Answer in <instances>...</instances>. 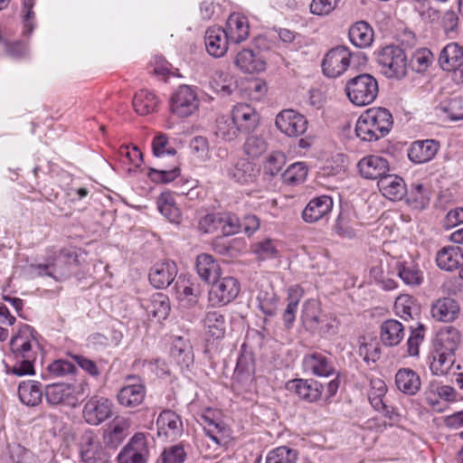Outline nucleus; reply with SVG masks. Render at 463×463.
<instances>
[{
    "instance_id": "54",
    "label": "nucleus",
    "mask_w": 463,
    "mask_h": 463,
    "mask_svg": "<svg viewBox=\"0 0 463 463\" xmlns=\"http://www.w3.org/2000/svg\"><path fill=\"white\" fill-rule=\"evenodd\" d=\"M432 61V52L427 48H421L413 53L411 59V65L417 72H423L430 67Z\"/></svg>"
},
{
    "instance_id": "48",
    "label": "nucleus",
    "mask_w": 463,
    "mask_h": 463,
    "mask_svg": "<svg viewBox=\"0 0 463 463\" xmlns=\"http://www.w3.org/2000/svg\"><path fill=\"white\" fill-rule=\"evenodd\" d=\"M241 130L232 117L222 116L216 120L214 134L223 141L234 140Z\"/></svg>"
},
{
    "instance_id": "24",
    "label": "nucleus",
    "mask_w": 463,
    "mask_h": 463,
    "mask_svg": "<svg viewBox=\"0 0 463 463\" xmlns=\"http://www.w3.org/2000/svg\"><path fill=\"white\" fill-rule=\"evenodd\" d=\"M392 268L395 270V275L407 286H420L423 281V272L412 260H393Z\"/></svg>"
},
{
    "instance_id": "33",
    "label": "nucleus",
    "mask_w": 463,
    "mask_h": 463,
    "mask_svg": "<svg viewBox=\"0 0 463 463\" xmlns=\"http://www.w3.org/2000/svg\"><path fill=\"white\" fill-rule=\"evenodd\" d=\"M463 63V47L458 43H448L439 56V64L443 71H452Z\"/></svg>"
},
{
    "instance_id": "19",
    "label": "nucleus",
    "mask_w": 463,
    "mask_h": 463,
    "mask_svg": "<svg viewBox=\"0 0 463 463\" xmlns=\"http://www.w3.org/2000/svg\"><path fill=\"white\" fill-rule=\"evenodd\" d=\"M460 312L458 303L451 298H439L432 302L430 314L434 320L450 323L458 318Z\"/></svg>"
},
{
    "instance_id": "51",
    "label": "nucleus",
    "mask_w": 463,
    "mask_h": 463,
    "mask_svg": "<svg viewBox=\"0 0 463 463\" xmlns=\"http://www.w3.org/2000/svg\"><path fill=\"white\" fill-rule=\"evenodd\" d=\"M307 175V167L303 162L291 164L282 174L283 182L288 185L303 183Z\"/></svg>"
},
{
    "instance_id": "8",
    "label": "nucleus",
    "mask_w": 463,
    "mask_h": 463,
    "mask_svg": "<svg viewBox=\"0 0 463 463\" xmlns=\"http://www.w3.org/2000/svg\"><path fill=\"white\" fill-rule=\"evenodd\" d=\"M351 52L345 46L331 49L322 61L323 73L329 78L342 75L349 67Z\"/></svg>"
},
{
    "instance_id": "21",
    "label": "nucleus",
    "mask_w": 463,
    "mask_h": 463,
    "mask_svg": "<svg viewBox=\"0 0 463 463\" xmlns=\"http://www.w3.org/2000/svg\"><path fill=\"white\" fill-rule=\"evenodd\" d=\"M158 435L175 439L183 432V422L180 416L172 410H164L156 420Z\"/></svg>"
},
{
    "instance_id": "60",
    "label": "nucleus",
    "mask_w": 463,
    "mask_h": 463,
    "mask_svg": "<svg viewBox=\"0 0 463 463\" xmlns=\"http://www.w3.org/2000/svg\"><path fill=\"white\" fill-rule=\"evenodd\" d=\"M135 364L137 366H142L160 378L166 377L170 374L168 365L161 359L136 361Z\"/></svg>"
},
{
    "instance_id": "61",
    "label": "nucleus",
    "mask_w": 463,
    "mask_h": 463,
    "mask_svg": "<svg viewBox=\"0 0 463 463\" xmlns=\"http://www.w3.org/2000/svg\"><path fill=\"white\" fill-rule=\"evenodd\" d=\"M267 148V143L262 137L250 136L244 143V152L251 156H260Z\"/></svg>"
},
{
    "instance_id": "26",
    "label": "nucleus",
    "mask_w": 463,
    "mask_h": 463,
    "mask_svg": "<svg viewBox=\"0 0 463 463\" xmlns=\"http://www.w3.org/2000/svg\"><path fill=\"white\" fill-rule=\"evenodd\" d=\"M377 185L383 195L391 201H399L406 194V184L403 179L396 175L386 173L378 180Z\"/></svg>"
},
{
    "instance_id": "17",
    "label": "nucleus",
    "mask_w": 463,
    "mask_h": 463,
    "mask_svg": "<svg viewBox=\"0 0 463 463\" xmlns=\"http://www.w3.org/2000/svg\"><path fill=\"white\" fill-rule=\"evenodd\" d=\"M36 331L29 325L23 326L10 341V347L16 359L33 358L31 340L36 339Z\"/></svg>"
},
{
    "instance_id": "11",
    "label": "nucleus",
    "mask_w": 463,
    "mask_h": 463,
    "mask_svg": "<svg viewBox=\"0 0 463 463\" xmlns=\"http://www.w3.org/2000/svg\"><path fill=\"white\" fill-rule=\"evenodd\" d=\"M302 364L306 372L318 377H329L336 373L331 355L324 353L307 354L303 358Z\"/></svg>"
},
{
    "instance_id": "53",
    "label": "nucleus",
    "mask_w": 463,
    "mask_h": 463,
    "mask_svg": "<svg viewBox=\"0 0 463 463\" xmlns=\"http://www.w3.org/2000/svg\"><path fill=\"white\" fill-rule=\"evenodd\" d=\"M210 85L215 92L222 93L223 96L231 95L236 88L232 79L221 71L214 72Z\"/></svg>"
},
{
    "instance_id": "4",
    "label": "nucleus",
    "mask_w": 463,
    "mask_h": 463,
    "mask_svg": "<svg viewBox=\"0 0 463 463\" xmlns=\"http://www.w3.org/2000/svg\"><path fill=\"white\" fill-rule=\"evenodd\" d=\"M240 290V283L235 278H218L213 282L208 301L212 307H224L237 298Z\"/></svg>"
},
{
    "instance_id": "50",
    "label": "nucleus",
    "mask_w": 463,
    "mask_h": 463,
    "mask_svg": "<svg viewBox=\"0 0 463 463\" xmlns=\"http://www.w3.org/2000/svg\"><path fill=\"white\" fill-rule=\"evenodd\" d=\"M438 109L451 121L463 119V98L454 97L442 101Z\"/></svg>"
},
{
    "instance_id": "44",
    "label": "nucleus",
    "mask_w": 463,
    "mask_h": 463,
    "mask_svg": "<svg viewBox=\"0 0 463 463\" xmlns=\"http://www.w3.org/2000/svg\"><path fill=\"white\" fill-rule=\"evenodd\" d=\"M18 394L23 403L27 406H36L43 399L41 383L35 381L23 382L19 384Z\"/></svg>"
},
{
    "instance_id": "56",
    "label": "nucleus",
    "mask_w": 463,
    "mask_h": 463,
    "mask_svg": "<svg viewBox=\"0 0 463 463\" xmlns=\"http://www.w3.org/2000/svg\"><path fill=\"white\" fill-rule=\"evenodd\" d=\"M218 224L224 236H230L241 231V222L234 214L218 216Z\"/></svg>"
},
{
    "instance_id": "2",
    "label": "nucleus",
    "mask_w": 463,
    "mask_h": 463,
    "mask_svg": "<svg viewBox=\"0 0 463 463\" xmlns=\"http://www.w3.org/2000/svg\"><path fill=\"white\" fill-rule=\"evenodd\" d=\"M345 90L353 104L366 106L373 103L378 95V81L371 74H359L346 82Z\"/></svg>"
},
{
    "instance_id": "45",
    "label": "nucleus",
    "mask_w": 463,
    "mask_h": 463,
    "mask_svg": "<svg viewBox=\"0 0 463 463\" xmlns=\"http://www.w3.org/2000/svg\"><path fill=\"white\" fill-rule=\"evenodd\" d=\"M159 212L173 223H180L181 213L176 206L174 195L169 192H164L160 194L157 201Z\"/></svg>"
},
{
    "instance_id": "34",
    "label": "nucleus",
    "mask_w": 463,
    "mask_h": 463,
    "mask_svg": "<svg viewBox=\"0 0 463 463\" xmlns=\"http://www.w3.org/2000/svg\"><path fill=\"white\" fill-rule=\"evenodd\" d=\"M406 203L413 210H425L430 202L431 192L430 188L420 183L411 184L410 190H406Z\"/></svg>"
},
{
    "instance_id": "12",
    "label": "nucleus",
    "mask_w": 463,
    "mask_h": 463,
    "mask_svg": "<svg viewBox=\"0 0 463 463\" xmlns=\"http://www.w3.org/2000/svg\"><path fill=\"white\" fill-rule=\"evenodd\" d=\"M72 392L81 397L84 392V383H81L78 389L65 383L49 384L46 386L44 394L47 402L52 405H58L68 401L69 405L75 407L77 402H79V397H76V402L71 401L74 400V397L71 396Z\"/></svg>"
},
{
    "instance_id": "31",
    "label": "nucleus",
    "mask_w": 463,
    "mask_h": 463,
    "mask_svg": "<svg viewBox=\"0 0 463 463\" xmlns=\"http://www.w3.org/2000/svg\"><path fill=\"white\" fill-rule=\"evenodd\" d=\"M392 265L393 260L387 263L380 262L370 269L371 279L384 290H392L398 287V283L393 279L396 275Z\"/></svg>"
},
{
    "instance_id": "5",
    "label": "nucleus",
    "mask_w": 463,
    "mask_h": 463,
    "mask_svg": "<svg viewBox=\"0 0 463 463\" xmlns=\"http://www.w3.org/2000/svg\"><path fill=\"white\" fill-rule=\"evenodd\" d=\"M149 457L146 435L143 432H137L122 448L117 459L118 463H147Z\"/></svg>"
},
{
    "instance_id": "40",
    "label": "nucleus",
    "mask_w": 463,
    "mask_h": 463,
    "mask_svg": "<svg viewBox=\"0 0 463 463\" xmlns=\"http://www.w3.org/2000/svg\"><path fill=\"white\" fill-rule=\"evenodd\" d=\"M89 424L99 425L112 415L113 403L107 398L89 402Z\"/></svg>"
},
{
    "instance_id": "23",
    "label": "nucleus",
    "mask_w": 463,
    "mask_h": 463,
    "mask_svg": "<svg viewBox=\"0 0 463 463\" xmlns=\"http://www.w3.org/2000/svg\"><path fill=\"white\" fill-rule=\"evenodd\" d=\"M205 47L210 55L213 57L223 56L231 43L228 34L221 27H211L205 32Z\"/></svg>"
},
{
    "instance_id": "27",
    "label": "nucleus",
    "mask_w": 463,
    "mask_h": 463,
    "mask_svg": "<svg viewBox=\"0 0 463 463\" xmlns=\"http://www.w3.org/2000/svg\"><path fill=\"white\" fill-rule=\"evenodd\" d=\"M232 118L239 129L245 132L253 130L259 122V115L256 110L246 103L235 105L232 111Z\"/></svg>"
},
{
    "instance_id": "9",
    "label": "nucleus",
    "mask_w": 463,
    "mask_h": 463,
    "mask_svg": "<svg viewBox=\"0 0 463 463\" xmlns=\"http://www.w3.org/2000/svg\"><path fill=\"white\" fill-rule=\"evenodd\" d=\"M278 129L288 137L303 135L307 128V120L300 113L293 109L280 111L275 120Z\"/></svg>"
},
{
    "instance_id": "14",
    "label": "nucleus",
    "mask_w": 463,
    "mask_h": 463,
    "mask_svg": "<svg viewBox=\"0 0 463 463\" xmlns=\"http://www.w3.org/2000/svg\"><path fill=\"white\" fill-rule=\"evenodd\" d=\"M178 269L175 261L165 260L156 262L149 271V281L156 288H166L177 276Z\"/></svg>"
},
{
    "instance_id": "35",
    "label": "nucleus",
    "mask_w": 463,
    "mask_h": 463,
    "mask_svg": "<svg viewBox=\"0 0 463 463\" xmlns=\"http://www.w3.org/2000/svg\"><path fill=\"white\" fill-rule=\"evenodd\" d=\"M260 170L247 159H239L229 170V176L235 182L247 184L255 182Z\"/></svg>"
},
{
    "instance_id": "10",
    "label": "nucleus",
    "mask_w": 463,
    "mask_h": 463,
    "mask_svg": "<svg viewBox=\"0 0 463 463\" xmlns=\"http://www.w3.org/2000/svg\"><path fill=\"white\" fill-rule=\"evenodd\" d=\"M461 343V334L452 326L440 328L432 340L431 351L456 356Z\"/></svg>"
},
{
    "instance_id": "36",
    "label": "nucleus",
    "mask_w": 463,
    "mask_h": 463,
    "mask_svg": "<svg viewBox=\"0 0 463 463\" xmlns=\"http://www.w3.org/2000/svg\"><path fill=\"white\" fill-rule=\"evenodd\" d=\"M175 288L180 302L187 307H194L202 294V289L198 283L186 281L181 278L176 280Z\"/></svg>"
},
{
    "instance_id": "22",
    "label": "nucleus",
    "mask_w": 463,
    "mask_h": 463,
    "mask_svg": "<svg viewBox=\"0 0 463 463\" xmlns=\"http://www.w3.org/2000/svg\"><path fill=\"white\" fill-rule=\"evenodd\" d=\"M357 167L364 178L380 180L389 171V163L382 156H368L358 162Z\"/></svg>"
},
{
    "instance_id": "55",
    "label": "nucleus",
    "mask_w": 463,
    "mask_h": 463,
    "mask_svg": "<svg viewBox=\"0 0 463 463\" xmlns=\"http://www.w3.org/2000/svg\"><path fill=\"white\" fill-rule=\"evenodd\" d=\"M258 307L266 316L276 314L278 298L274 292L260 291L257 296Z\"/></svg>"
},
{
    "instance_id": "64",
    "label": "nucleus",
    "mask_w": 463,
    "mask_h": 463,
    "mask_svg": "<svg viewBox=\"0 0 463 463\" xmlns=\"http://www.w3.org/2000/svg\"><path fill=\"white\" fill-rule=\"evenodd\" d=\"M180 174V169L174 166L169 169L150 168L148 172L149 177L156 183H169L174 181Z\"/></svg>"
},
{
    "instance_id": "42",
    "label": "nucleus",
    "mask_w": 463,
    "mask_h": 463,
    "mask_svg": "<svg viewBox=\"0 0 463 463\" xmlns=\"http://www.w3.org/2000/svg\"><path fill=\"white\" fill-rule=\"evenodd\" d=\"M206 333L215 339H221L225 335L226 319L224 314L213 310L206 312L203 320Z\"/></svg>"
},
{
    "instance_id": "52",
    "label": "nucleus",
    "mask_w": 463,
    "mask_h": 463,
    "mask_svg": "<svg viewBox=\"0 0 463 463\" xmlns=\"http://www.w3.org/2000/svg\"><path fill=\"white\" fill-rule=\"evenodd\" d=\"M298 451L286 446L278 447L269 452L266 463H295Z\"/></svg>"
},
{
    "instance_id": "29",
    "label": "nucleus",
    "mask_w": 463,
    "mask_h": 463,
    "mask_svg": "<svg viewBox=\"0 0 463 463\" xmlns=\"http://www.w3.org/2000/svg\"><path fill=\"white\" fill-rule=\"evenodd\" d=\"M146 397V386L143 383L123 386L118 392V403L125 408H135L140 405Z\"/></svg>"
},
{
    "instance_id": "7",
    "label": "nucleus",
    "mask_w": 463,
    "mask_h": 463,
    "mask_svg": "<svg viewBox=\"0 0 463 463\" xmlns=\"http://www.w3.org/2000/svg\"><path fill=\"white\" fill-rule=\"evenodd\" d=\"M132 426L130 418L118 415L103 430V444L110 449H117L129 435Z\"/></svg>"
},
{
    "instance_id": "39",
    "label": "nucleus",
    "mask_w": 463,
    "mask_h": 463,
    "mask_svg": "<svg viewBox=\"0 0 463 463\" xmlns=\"http://www.w3.org/2000/svg\"><path fill=\"white\" fill-rule=\"evenodd\" d=\"M196 271L199 277L205 282H213L220 277L221 269L212 255L203 253L196 259Z\"/></svg>"
},
{
    "instance_id": "1",
    "label": "nucleus",
    "mask_w": 463,
    "mask_h": 463,
    "mask_svg": "<svg viewBox=\"0 0 463 463\" xmlns=\"http://www.w3.org/2000/svg\"><path fill=\"white\" fill-rule=\"evenodd\" d=\"M392 124V115L387 109L371 108L358 118L355 135L364 142L377 141L389 134Z\"/></svg>"
},
{
    "instance_id": "43",
    "label": "nucleus",
    "mask_w": 463,
    "mask_h": 463,
    "mask_svg": "<svg viewBox=\"0 0 463 463\" xmlns=\"http://www.w3.org/2000/svg\"><path fill=\"white\" fill-rule=\"evenodd\" d=\"M143 306L148 316H152L158 320L165 319L171 309L169 298L163 293L152 295L147 303Z\"/></svg>"
},
{
    "instance_id": "59",
    "label": "nucleus",
    "mask_w": 463,
    "mask_h": 463,
    "mask_svg": "<svg viewBox=\"0 0 463 463\" xmlns=\"http://www.w3.org/2000/svg\"><path fill=\"white\" fill-rule=\"evenodd\" d=\"M186 452L181 444L165 448L161 454L162 463H184L186 459Z\"/></svg>"
},
{
    "instance_id": "30",
    "label": "nucleus",
    "mask_w": 463,
    "mask_h": 463,
    "mask_svg": "<svg viewBox=\"0 0 463 463\" xmlns=\"http://www.w3.org/2000/svg\"><path fill=\"white\" fill-rule=\"evenodd\" d=\"M231 43L238 44L245 41L250 33L248 19L241 14H232L224 29Z\"/></svg>"
},
{
    "instance_id": "63",
    "label": "nucleus",
    "mask_w": 463,
    "mask_h": 463,
    "mask_svg": "<svg viewBox=\"0 0 463 463\" xmlns=\"http://www.w3.org/2000/svg\"><path fill=\"white\" fill-rule=\"evenodd\" d=\"M76 370L74 364L62 359L55 360L48 365L50 374L54 377H64L69 374H73Z\"/></svg>"
},
{
    "instance_id": "37",
    "label": "nucleus",
    "mask_w": 463,
    "mask_h": 463,
    "mask_svg": "<svg viewBox=\"0 0 463 463\" xmlns=\"http://www.w3.org/2000/svg\"><path fill=\"white\" fill-rule=\"evenodd\" d=\"M349 39L358 48H367L373 42L374 33L372 26L364 21L354 24L349 29Z\"/></svg>"
},
{
    "instance_id": "41",
    "label": "nucleus",
    "mask_w": 463,
    "mask_h": 463,
    "mask_svg": "<svg viewBox=\"0 0 463 463\" xmlns=\"http://www.w3.org/2000/svg\"><path fill=\"white\" fill-rule=\"evenodd\" d=\"M159 99L156 94L146 90H141L133 98V108L135 111L146 116L157 111Z\"/></svg>"
},
{
    "instance_id": "18",
    "label": "nucleus",
    "mask_w": 463,
    "mask_h": 463,
    "mask_svg": "<svg viewBox=\"0 0 463 463\" xmlns=\"http://www.w3.org/2000/svg\"><path fill=\"white\" fill-rule=\"evenodd\" d=\"M439 146V142L435 139L414 141L408 149V158L413 164L430 162L438 153Z\"/></svg>"
},
{
    "instance_id": "28",
    "label": "nucleus",
    "mask_w": 463,
    "mask_h": 463,
    "mask_svg": "<svg viewBox=\"0 0 463 463\" xmlns=\"http://www.w3.org/2000/svg\"><path fill=\"white\" fill-rule=\"evenodd\" d=\"M437 265L444 270L452 271L463 265V247L451 245L443 247L436 256Z\"/></svg>"
},
{
    "instance_id": "38",
    "label": "nucleus",
    "mask_w": 463,
    "mask_h": 463,
    "mask_svg": "<svg viewBox=\"0 0 463 463\" xmlns=\"http://www.w3.org/2000/svg\"><path fill=\"white\" fill-rule=\"evenodd\" d=\"M235 64L246 73L263 71L266 68L264 60L250 49H244L237 54Z\"/></svg>"
},
{
    "instance_id": "58",
    "label": "nucleus",
    "mask_w": 463,
    "mask_h": 463,
    "mask_svg": "<svg viewBox=\"0 0 463 463\" xmlns=\"http://www.w3.org/2000/svg\"><path fill=\"white\" fill-rule=\"evenodd\" d=\"M286 164V156L282 152H273L264 163V172L270 176L277 175Z\"/></svg>"
},
{
    "instance_id": "3",
    "label": "nucleus",
    "mask_w": 463,
    "mask_h": 463,
    "mask_svg": "<svg viewBox=\"0 0 463 463\" xmlns=\"http://www.w3.org/2000/svg\"><path fill=\"white\" fill-rule=\"evenodd\" d=\"M382 72L387 78L402 79L407 72V58L399 46L387 45L382 48L377 56Z\"/></svg>"
},
{
    "instance_id": "20",
    "label": "nucleus",
    "mask_w": 463,
    "mask_h": 463,
    "mask_svg": "<svg viewBox=\"0 0 463 463\" xmlns=\"http://www.w3.org/2000/svg\"><path fill=\"white\" fill-rule=\"evenodd\" d=\"M396 388L405 395H416L421 387V379L417 372L411 368H400L394 376Z\"/></svg>"
},
{
    "instance_id": "32",
    "label": "nucleus",
    "mask_w": 463,
    "mask_h": 463,
    "mask_svg": "<svg viewBox=\"0 0 463 463\" xmlns=\"http://www.w3.org/2000/svg\"><path fill=\"white\" fill-rule=\"evenodd\" d=\"M405 336L404 326L396 319H387L381 325L380 338L385 346L398 345Z\"/></svg>"
},
{
    "instance_id": "15",
    "label": "nucleus",
    "mask_w": 463,
    "mask_h": 463,
    "mask_svg": "<svg viewBox=\"0 0 463 463\" xmlns=\"http://www.w3.org/2000/svg\"><path fill=\"white\" fill-rule=\"evenodd\" d=\"M71 254L64 253L61 251L60 255L52 263L48 264H37L32 265L39 276H47L52 278L54 280H62L67 278L70 274L71 264L70 259Z\"/></svg>"
},
{
    "instance_id": "13",
    "label": "nucleus",
    "mask_w": 463,
    "mask_h": 463,
    "mask_svg": "<svg viewBox=\"0 0 463 463\" xmlns=\"http://www.w3.org/2000/svg\"><path fill=\"white\" fill-rule=\"evenodd\" d=\"M334 206L333 198L329 195H320L312 198L302 212L306 222L313 223L327 219Z\"/></svg>"
},
{
    "instance_id": "46",
    "label": "nucleus",
    "mask_w": 463,
    "mask_h": 463,
    "mask_svg": "<svg viewBox=\"0 0 463 463\" xmlns=\"http://www.w3.org/2000/svg\"><path fill=\"white\" fill-rule=\"evenodd\" d=\"M456 356L430 351L429 364L431 373L435 375H446L453 367Z\"/></svg>"
},
{
    "instance_id": "25",
    "label": "nucleus",
    "mask_w": 463,
    "mask_h": 463,
    "mask_svg": "<svg viewBox=\"0 0 463 463\" xmlns=\"http://www.w3.org/2000/svg\"><path fill=\"white\" fill-rule=\"evenodd\" d=\"M170 356L181 370L188 369L193 365L194 355L189 340L182 336L175 337L170 350Z\"/></svg>"
},
{
    "instance_id": "16",
    "label": "nucleus",
    "mask_w": 463,
    "mask_h": 463,
    "mask_svg": "<svg viewBox=\"0 0 463 463\" xmlns=\"http://www.w3.org/2000/svg\"><path fill=\"white\" fill-rule=\"evenodd\" d=\"M287 389L301 400L314 402L321 397L323 385L313 379H294L287 383Z\"/></svg>"
},
{
    "instance_id": "6",
    "label": "nucleus",
    "mask_w": 463,
    "mask_h": 463,
    "mask_svg": "<svg viewBox=\"0 0 463 463\" xmlns=\"http://www.w3.org/2000/svg\"><path fill=\"white\" fill-rule=\"evenodd\" d=\"M199 107V99L194 89L188 85L179 86L170 99L171 111L179 118L191 116Z\"/></svg>"
},
{
    "instance_id": "49",
    "label": "nucleus",
    "mask_w": 463,
    "mask_h": 463,
    "mask_svg": "<svg viewBox=\"0 0 463 463\" xmlns=\"http://www.w3.org/2000/svg\"><path fill=\"white\" fill-rule=\"evenodd\" d=\"M394 309L395 313L405 320L412 319L419 313V307L415 298L407 294L400 295L396 298Z\"/></svg>"
},
{
    "instance_id": "47",
    "label": "nucleus",
    "mask_w": 463,
    "mask_h": 463,
    "mask_svg": "<svg viewBox=\"0 0 463 463\" xmlns=\"http://www.w3.org/2000/svg\"><path fill=\"white\" fill-rule=\"evenodd\" d=\"M301 317L303 323L308 330H318L323 317L321 316L317 302L315 300L306 301L303 305Z\"/></svg>"
},
{
    "instance_id": "57",
    "label": "nucleus",
    "mask_w": 463,
    "mask_h": 463,
    "mask_svg": "<svg viewBox=\"0 0 463 463\" xmlns=\"http://www.w3.org/2000/svg\"><path fill=\"white\" fill-rule=\"evenodd\" d=\"M425 326L419 324L417 327L412 328L407 340L408 354L411 356H417L420 352V345L425 338Z\"/></svg>"
},
{
    "instance_id": "62",
    "label": "nucleus",
    "mask_w": 463,
    "mask_h": 463,
    "mask_svg": "<svg viewBox=\"0 0 463 463\" xmlns=\"http://www.w3.org/2000/svg\"><path fill=\"white\" fill-rule=\"evenodd\" d=\"M189 147L192 154L202 161L209 158V143L206 137L196 136L190 141Z\"/></svg>"
}]
</instances>
